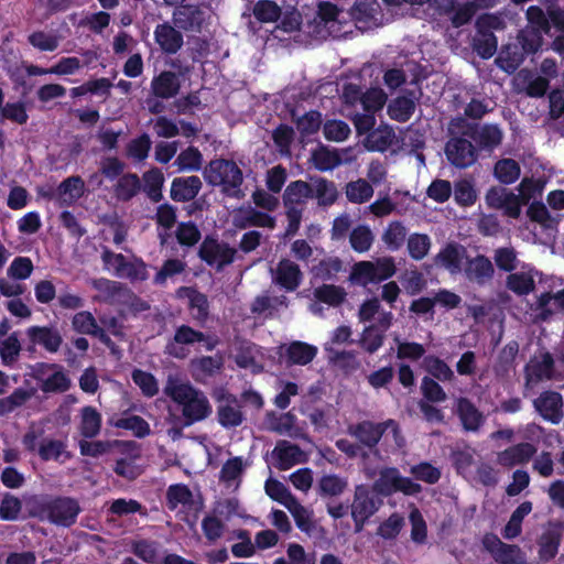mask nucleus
I'll use <instances>...</instances> for the list:
<instances>
[{
	"label": "nucleus",
	"instance_id": "f257e3e1",
	"mask_svg": "<svg viewBox=\"0 0 564 564\" xmlns=\"http://www.w3.org/2000/svg\"><path fill=\"white\" fill-rule=\"evenodd\" d=\"M163 391L181 410L184 426H191L212 414L208 398L189 381L169 376Z\"/></svg>",
	"mask_w": 564,
	"mask_h": 564
},
{
	"label": "nucleus",
	"instance_id": "f03ea898",
	"mask_svg": "<svg viewBox=\"0 0 564 564\" xmlns=\"http://www.w3.org/2000/svg\"><path fill=\"white\" fill-rule=\"evenodd\" d=\"M205 181L212 186H220L221 192L231 198L241 199L245 192L241 188L243 174L236 162L216 159L208 163L203 171Z\"/></svg>",
	"mask_w": 564,
	"mask_h": 564
},
{
	"label": "nucleus",
	"instance_id": "7ed1b4c3",
	"mask_svg": "<svg viewBox=\"0 0 564 564\" xmlns=\"http://www.w3.org/2000/svg\"><path fill=\"white\" fill-rule=\"evenodd\" d=\"M166 505L169 509L176 510L182 514L185 523L193 528L196 525L199 512L203 509V501L198 494L193 492L184 484H174L166 490Z\"/></svg>",
	"mask_w": 564,
	"mask_h": 564
},
{
	"label": "nucleus",
	"instance_id": "20e7f679",
	"mask_svg": "<svg viewBox=\"0 0 564 564\" xmlns=\"http://www.w3.org/2000/svg\"><path fill=\"white\" fill-rule=\"evenodd\" d=\"M195 343H205L206 349L212 351L218 345V339L195 330L188 325H181L166 344L164 352L177 359H185L191 354L188 346Z\"/></svg>",
	"mask_w": 564,
	"mask_h": 564
},
{
	"label": "nucleus",
	"instance_id": "39448f33",
	"mask_svg": "<svg viewBox=\"0 0 564 564\" xmlns=\"http://www.w3.org/2000/svg\"><path fill=\"white\" fill-rule=\"evenodd\" d=\"M397 271L392 257H381L373 261H359L354 264L351 280L362 286L377 284L394 275Z\"/></svg>",
	"mask_w": 564,
	"mask_h": 564
},
{
	"label": "nucleus",
	"instance_id": "423d86ee",
	"mask_svg": "<svg viewBox=\"0 0 564 564\" xmlns=\"http://www.w3.org/2000/svg\"><path fill=\"white\" fill-rule=\"evenodd\" d=\"M372 490L384 497L395 492L413 496L422 491V486L411 478L402 476L398 468L384 467L380 469L378 478L372 485Z\"/></svg>",
	"mask_w": 564,
	"mask_h": 564
},
{
	"label": "nucleus",
	"instance_id": "0eeeda50",
	"mask_svg": "<svg viewBox=\"0 0 564 564\" xmlns=\"http://www.w3.org/2000/svg\"><path fill=\"white\" fill-rule=\"evenodd\" d=\"M213 398L216 402V417L224 429H235L245 421V413L238 398L225 389L214 391Z\"/></svg>",
	"mask_w": 564,
	"mask_h": 564
},
{
	"label": "nucleus",
	"instance_id": "6e6552de",
	"mask_svg": "<svg viewBox=\"0 0 564 564\" xmlns=\"http://www.w3.org/2000/svg\"><path fill=\"white\" fill-rule=\"evenodd\" d=\"M198 256L210 268L221 271L235 261L237 249L223 240L206 237L199 246Z\"/></svg>",
	"mask_w": 564,
	"mask_h": 564
},
{
	"label": "nucleus",
	"instance_id": "1a4fd4ad",
	"mask_svg": "<svg viewBox=\"0 0 564 564\" xmlns=\"http://www.w3.org/2000/svg\"><path fill=\"white\" fill-rule=\"evenodd\" d=\"M482 544L498 564H527L525 554L518 545L503 543L492 532L486 533Z\"/></svg>",
	"mask_w": 564,
	"mask_h": 564
},
{
	"label": "nucleus",
	"instance_id": "9d476101",
	"mask_svg": "<svg viewBox=\"0 0 564 564\" xmlns=\"http://www.w3.org/2000/svg\"><path fill=\"white\" fill-rule=\"evenodd\" d=\"M380 505L381 501L375 497L366 485L356 486L351 503V517L357 529L361 528L378 511Z\"/></svg>",
	"mask_w": 564,
	"mask_h": 564
},
{
	"label": "nucleus",
	"instance_id": "9b49d317",
	"mask_svg": "<svg viewBox=\"0 0 564 564\" xmlns=\"http://www.w3.org/2000/svg\"><path fill=\"white\" fill-rule=\"evenodd\" d=\"M445 155L455 167L466 169L477 161V149L470 140L453 137L446 142Z\"/></svg>",
	"mask_w": 564,
	"mask_h": 564
},
{
	"label": "nucleus",
	"instance_id": "f8f14e48",
	"mask_svg": "<svg viewBox=\"0 0 564 564\" xmlns=\"http://www.w3.org/2000/svg\"><path fill=\"white\" fill-rule=\"evenodd\" d=\"M564 310V290L556 293H543L530 305L534 322H545Z\"/></svg>",
	"mask_w": 564,
	"mask_h": 564
},
{
	"label": "nucleus",
	"instance_id": "ddd939ff",
	"mask_svg": "<svg viewBox=\"0 0 564 564\" xmlns=\"http://www.w3.org/2000/svg\"><path fill=\"white\" fill-rule=\"evenodd\" d=\"M462 273L470 283L482 286L492 280L495 268L491 260L484 254L468 256Z\"/></svg>",
	"mask_w": 564,
	"mask_h": 564
},
{
	"label": "nucleus",
	"instance_id": "4468645a",
	"mask_svg": "<svg viewBox=\"0 0 564 564\" xmlns=\"http://www.w3.org/2000/svg\"><path fill=\"white\" fill-rule=\"evenodd\" d=\"M239 501L236 498L219 500L212 512L202 521V529H221L234 517H240Z\"/></svg>",
	"mask_w": 564,
	"mask_h": 564
},
{
	"label": "nucleus",
	"instance_id": "2eb2a0df",
	"mask_svg": "<svg viewBox=\"0 0 564 564\" xmlns=\"http://www.w3.org/2000/svg\"><path fill=\"white\" fill-rule=\"evenodd\" d=\"M351 329L348 326L337 327L330 336V339L325 343L324 349L328 352V358L335 364L356 365V355L352 351L338 350L336 346L350 341Z\"/></svg>",
	"mask_w": 564,
	"mask_h": 564
},
{
	"label": "nucleus",
	"instance_id": "dca6fc26",
	"mask_svg": "<svg viewBox=\"0 0 564 564\" xmlns=\"http://www.w3.org/2000/svg\"><path fill=\"white\" fill-rule=\"evenodd\" d=\"M535 411L547 422L558 424L563 416V399L556 391H544L533 400Z\"/></svg>",
	"mask_w": 564,
	"mask_h": 564
},
{
	"label": "nucleus",
	"instance_id": "f3484780",
	"mask_svg": "<svg viewBox=\"0 0 564 564\" xmlns=\"http://www.w3.org/2000/svg\"><path fill=\"white\" fill-rule=\"evenodd\" d=\"M80 511L78 502L73 498L59 497L51 500L48 521L62 527L75 523Z\"/></svg>",
	"mask_w": 564,
	"mask_h": 564
},
{
	"label": "nucleus",
	"instance_id": "a211bd4d",
	"mask_svg": "<svg viewBox=\"0 0 564 564\" xmlns=\"http://www.w3.org/2000/svg\"><path fill=\"white\" fill-rule=\"evenodd\" d=\"M251 466L248 457L235 456L228 458L219 471V481L230 490H237L242 481L243 474Z\"/></svg>",
	"mask_w": 564,
	"mask_h": 564
},
{
	"label": "nucleus",
	"instance_id": "6ab92c4d",
	"mask_svg": "<svg viewBox=\"0 0 564 564\" xmlns=\"http://www.w3.org/2000/svg\"><path fill=\"white\" fill-rule=\"evenodd\" d=\"M204 15V11L197 6H180L172 13V22L180 31L200 32L205 21Z\"/></svg>",
	"mask_w": 564,
	"mask_h": 564
},
{
	"label": "nucleus",
	"instance_id": "aec40b11",
	"mask_svg": "<svg viewBox=\"0 0 564 564\" xmlns=\"http://www.w3.org/2000/svg\"><path fill=\"white\" fill-rule=\"evenodd\" d=\"M274 466L280 470H288L297 464L306 463L307 455L295 444L280 441L272 451Z\"/></svg>",
	"mask_w": 564,
	"mask_h": 564
},
{
	"label": "nucleus",
	"instance_id": "412c9836",
	"mask_svg": "<svg viewBox=\"0 0 564 564\" xmlns=\"http://www.w3.org/2000/svg\"><path fill=\"white\" fill-rule=\"evenodd\" d=\"M467 258L468 253L464 246L458 243H447L435 256L434 262L436 265L446 269L451 274H458L462 273Z\"/></svg>",
	"mask_w": 564,
	"mask_h": 564
},
{
	"label": "nucleus",
	"instance_id": "4be33fe9",
	"mask_svg": "<svg viewBox=\"0 0 564 564\" xmlns=\"http://www.w3.org/2000/svg\"><path fill=\"white\" fill-rule=\"evenodd\" d=\"M26 336L33 345L43 347L46 351L55 354L63 344V336L56 326H31Z\"/></svg>",
	"mask_w": 564,
	"mask_h": 564
},
{
	"label": "nucleus",
	"instance_id": "5701e85b",
	"mask_svg": "<svg viewBox=\"0 0 564 564\" xmlns=\"http://www.w3.org/2000/svg\"><path fill=\"white\" fill-rule=\"evenodd\" d=\"M153 34L155 43L165 54L177 53L184 44L183 34L173 24V22H163L158 24Z\"/></svg>",
	"mask_w": 564,
	"mask_h": 564
},
{
	"label": "nucleus",
	"instance_id": "b1692460",
	"mask_svg": "<svg viewBox=\"0 0 564 564\" xmlns=\"http://www.w3.org/2000/svg\"><path fill=\"white\" fill-rule=\"evenodd\" d=\"M124 456L117 459L115 473L128 480H133L142 474V468L138 464L141 453L139 446L133 443H124Z\"/></svg>",
	"mask_w": 564,
	"mask_h": 564
},
{
	"label": "nucleus",
	"instance_id": "393cba45",
	"mask_svg": "<svg viewBox=\"0 0 564 564\" xmlns=\"http://www.w3.org/2000/svg\"><path fill=\"white\" fill-rule=\"evenodd\" d=\"M281 357H285L288 365L305 366L317 355V347L304 341L295 340L280 346Z\"/></svg>",
	"mask_w": 564,
	"mask_h": 564
},
{
	"label": "nucleus",
	"instance_id": "a878e982",
	"mask_svg": "<svg viewBox=\"0 0 564 564\" xmlns=\"http://www.w3.org/2000/svg\"><path fill=\"white\" fill-rule=\"evenodd\" d=\"M234 225L241 229L252 226L273 229L275 218L251 206L240 207L234 215Z\"/></svg>",
	"mask_w": 564,
	"mask_h": 564
},
{
	"label": "nucleus",
	"instance_id": "bb28decb",
	"mask_svg": "<svg viewBox=\"0 0 564 564\" xmlns=\"http://www.w3.org/2000/svg\"><path fill=\"white\" fill-rule=\"evenodd\" d=\"M272 280L274 283L285 289L294 291L302 282V272L300 267L289 259L281 260L276 268L272 270Z\"/></svg>",
	"mask_w": 564,
	"mask_h": 564
},
{
	"label": "nucleus",
	"instance_id": "cd10ccee",
	"mask_svg": "<svg viewBox=\"0 0 564 564\" xmlns=\"http://www.w3.org/2000/svg\"><path fill=\"white\" fill-rule=\"evenodd\" d=\"M553 367L554 360L549 352L531 359L525 367V386H534L542 380L552 379Z\"/></svg>",
	"mask_w": 564,
	"mask_h": 564
},
{
	"label": "nucleus",
	"instance_id": "c85d7f7f",
	"mask_svg": "<svg viewBox=\"0 0 564 564\" xmlns=\"http://www.w3.org/2000/svg\"><path fill=\"white\" fill-rule=\"evenodd\" d=\"M455 411L465 431L476 432L485 422L482 413L467 398L459 397L455 400Z\"/></svg>",
	"mask_w": 564,
	"mask_h": 564
},
{
	"label": "nucleus",
	"instance_id": "c756f323",
	"mask_svg": "<svg viewBox=\"0 0 564 564\" xmlns=\"http://www.w3.org/2000/svg\"><path fill=\"white\" fill-rule=\"evenodd\" d=\"M397 143L398 137L393 128L386 123L371 130L364 140L365 148L372 152H384Z\"/></svg>",
	"mask_w": 564,
	"mask_h": 564
},
{
	"label": "nucleus",
	"instance_id": "7c9ffc66",
	"mask_svg": "<svg viewBox=\"0 0 564 564\" xmlns=\"http://www.w3.org/2000/svg\"><path fill=\"white\" fill-rule=\"evenodd\" d=\"M203 183L196 175L175 177L171 184V198L185 203L194 199L202 189Z\"/></svg>",
	"mask_w": 564,
	"mask_h": 564
},
{
	"label": "nucleus",
	"instance_id": "2f4dec72",
	"mask_svg": "<svg viewBox=\"0 0 564 564\" xmlns=\"http://www.w3.org/2000/svg\"><path fill=\"white\" fill-rule=\"evenodd\" d=\"M536 453V447L530 443H519L498 453L497 462L503 467H513L530 462Z\"/></svg>",
	"mask_w": 564,
	"mask_h": 564
},
{
	"label": "nucleus",
	"instance_id": "473e14b6",
	"mask_svg": "<svg viewBox=\"0 0 564 564\" xmlns=\"http://www.w3.org/2000/svg\"><path fill=\"white\" fill-rule=\"evenodd\" d=\"M358 317L360 322L375 321V326L382 328V330H387L393 321V314L383 311L378 299L365 301L359 307Z\"/></svg>",
	"mask_w": 564,
	"mask_h": 564
},
{
	"label": "nucleus",
	"instance_id": "72a5a7b5",
	"mask_svg": "<svg viewBox=\"0 0 564 564\" xmlns=\"http://www.w3.org/2000/svg\"><path fill=\"white\" fill-rule=\"evenodd\" d=\"M348 433L367 447H375L384 434V422L362 421L348 427Z\"/></svg>",
	"mask_w": 564,
	"mask_h": 564
},
{
	"label": "nucleus",
	"instance_id": "f704fd0d",
	"mask_svg": "<svg viewBox=\"0 0 564 564\" xmlns=\"http://www.w3.org/2000/svg\"><path fill=\"white\" fill-rule=\"evenodd\" d=\"M378 9L377 0H355L349 15L359 29H368L378 25Z\"/></svg>",
	"mask_w": 564,
	"mask_h": 564
},
{
	"label": "nucleus",
	"instance_id": "c9c22d12",
	"mask_svg": "<svg viewBox=\"0 0 564 564\" xmlns=\"http://www.w3.org/2000/svg\"><path fill=\"white\" fill-rule=\"evenodd\" d=\"M270 430L291 438L308 441L304 425L300 424L291 412L274 417L270 422Z\"/></svg>",
	"mask_w": 564,
	"mask_h": 564
},
{
	"label": "nucleus",
	"instance_id": "e433bc0d",
	"mask_svg": "<svg viewBox=\"0 0 564 564\" xmlns=\"http://www.w3.org/2000/svg\"><path fill=\"white\" fill-rule=\"evenodd\" d=\"M516 83L519 90L534 98L543 97L549 88L547 78L536 75L529 69H521L516 77Z\"/></svg>",
	"mask_w": 564,
	"mask_h": 564
},
{
	"label": "nucleus",
	"instance_id": "4c0bfd02",
	"mask_svg": "<svg viewBox=\"0 0 564 564\" xmlns=\"http://www.w3.org/2000/svg\"><path fill=\"white\" fill-rule=\"evenodd\" d=\"M282 198L285 208L303 209L306 202L313 198L312 186L305 181H293L286 186Z\"/></svg>",
	"mask_w": 564,
	"mask_h": 564
},
{
	"label": "nucleus",
	"instance_id": "58836bf2",
	"mask_svg": "<svg viewBox=\"0 0 564 564\" xmlns=\"http://www.w3.org/2000/svg\"><path fill=\"white\" fill-rule=\"evenodd\" d=\"M84 181L79 176H69L64 180L52 196L61 206H69L84 194Z\"/></svg>",
	"mask_w": 564,
	"mask_h": 564
},
{
	"label": "nucleus",
	"instance_id": "ea45409f",
	"mask_svg": "<svg viewBox=\"0 0 564 564\" xmlns=\"http://www.w3.org/2000/svg\"><path fill=\"white\" fill-rule=\"evenodd\" d=\"M180 88V78L171 70H163L151 80V90L153 95L162 99H170L176 96Z\"/></svg>",
	"mask_w": 564,
	"mask_h": 564
},
{
	"label": "nucleus",
	"instance_id": "a19ab883",
	"mask_svg": "<svg viewBox=\"0 0 564 564\" xmlns=\"http://www.w3.org/2000/svg\"><path fill=\"white\" fill-rule=\"evenodd\" d=\"M37 454L42 460H54L61 464L70 458V453L67 451L66 440H56L45 437L40 442Z\"/></svg>",
	"mask_w": 564,
	"mask_h": 564
},
{
	"label": "nucleus",
	"instance_id": "79ce46f5",
	"mask_svg": "<svg viewBox=\"0 0 564 564\" xmlns=\"http://www.w3.org/2000/svg\"><path fill=\"white\" fill-rule=\"evenodd\" d=\"M313 198L319 207H329L338 199L339 193L336 184L324 177L312 178Z\"/></svg>",
	"mask_w": 564,
	"mask_h": 564
},
{
	"label": "nucleus",
	"instance_id": "37998d69",
	"mask_svg": "<svg viewBox=\"0 0 564 564\" xmlns=\"http://www.w3.org/2000/svg\"><path fill=\"white\" fill-rule=\"evenodd\" d=\"M82 56L84 57V61H80L75 56L62 57L56 64L50 67V72L59 76L74 75L78 73L83 66L89 65L97 58L96 53L93 51H85L82 53Z\"/></svg>",
	"mask_w": 564,
	"mask_h": 564
},
{
	"label": "nucleus",
	"instance_id": "c03bdc74",
	"mask_svg": "<svg viewBox=\"0 0 564 564\" xmlns=\"http://www.w3.org/2000/svg\"><path fill=\"white\" fill-rule=\"evenodd\" d=\"M321 20L324 22L325 28L334 36H339L341 33H346L347 30H343L345 12L339 10L335 4L329 2L322 3L318 11Z\"/></svg>",
	"mask_w": 564,
	"mask_h": 564
},
{
	"label": "nucleus",
	"instance_id": "a18cd8bd",
	"mask_svg": "<svg viewBox=\"0 0 564 564\" xmlns=\"http://www.w3.org/2000/svg\"><path fill=\"white\" fill-rule=\"evenodd\" d=\"M176 295L180 299L186 297L188 300L195 319L204 321L207 317L208 300L205 294L193 288L182 286L176 291Z\"/></svg>",
	"mask_w": 564,
	"mask_h": 564
},
{
	"label": "nucleus",
	"instance_id": "49530a36",
	"mask_svg": "<svg viewBox=\"0 0 564 564\" xmlns=\"http://www.w3.org/2000/svg\"><path fill=\"white\" fill-rule=\"evenodd\" d=\"M519 352V344L516 340L508 343L498 354L494 365L497 377L505 378L514 370L516 357Z\"/></svg>",
	"mask_w": 564,
	"mask_h": 564
},
{
	"label": "nucleus",
	"instance_id": "de8ad7c7",
	"mask_svg": "<svg viewBox=\"0 0 564 564\" xmlns=\"http://www.w3.org/2000/svg\"><path fill=\"white\" fill-rule=\"evenodd\" d=\"M192 375L196 380L212 377L223 368L224 360L220 356H204L191 360Z\"/></svg>",
	"mask_w": 564,
	"mask_h": 564
},
{
	"label": "nucleus",
	"instance_id": "09e8293b",
	"mask_svg": "<svg viewBox=\"0 0 564 564\" xmlns=\"http://www.w3.org/2000/svg\"><path fill=\"white\" fill-rule=\"evenodd\" d=\"M408 229L402 221H390L381 234V241L390 251H398L404 245Z\"/></svg>",
	"mask_w": 564,
	"mask_h": 564
},
{
	"label": "nucleus",
	"instance_id": "8fccbe9b",
	"mask_svg": "<svg viewBox=\"0 0 564 564\" xmlns=\"http://www.w3.org/2000/svg\"><path fill=\"white\" fill-rule=\"evenodd\" d=\"M507 286L518 295L531 293L535 286L533 270L523 267L520 271L509 274Z\"/></svg>",
	"mask_w": 564,
	"mask_h": 564
},
{
	"label": "nucleus",
	"instance_id": "3c124183",
	"mask_svg": "<svg viewBox=\"0 0 564 564\" xmlns=\"http://www.w3.org/2000/svg\"><path fill=\"white\" fill-rule=\"evenodd\" d=\"M348 487L346 477L336 474L323 475L317 482V492L322 497H338L343 495Z\"/></svg>",
	"mask_w": 564,
	"mask_h": 564
},
{
	"label": "nucleus",
	"instance_id": "603ef678",
	"mask_svg": "<svg viewBox=\"0 0 564 564\" xmlns=\"http://www.w3.org/2000/svg\"><path fill=\"white\" fill-rule=\"evenodd\" d=\"M101 414L93 406L87 405L80 410V434L86 438L97 436L101 429Z\"/></svg>",
	"mask_w": 564,
	"mask_h": 564
},
{
	"label": "nucleus",
	"instance_id": "864d4df0",
	"mask_svg": "<svg viewBox=\"0 0 564 564\" xmlns=\"http://www.w3.org/2000/svg\"><path fill=\"white\" fill-rule=\"evenodd\" d=\"M452 193L456 204L462 207L473 206L478 198L475 182L470 178H462L455 182Z\"/></svg>",
	"mask_w": 564,
	"mask_h": 564
},
{
	"label": "nucleus",
	"instance_id": "5fc2aeb1",
	"mask_svg": "<svg viewBox=\"0 0 564 564\" xmlns=\"http://www.w3.org/2000/svg\"><path fill=\"white\" fill-rule=\"evenodd\" d=\"M502 131L496 124H485L473 133L474 141L484 150H492L502 141Z\"/></svg>",
	"mask_w": 564,
	"mask_h": 564
},
{
	"label": "nucleus",
	"instance_id": "6e6d98bb",
	"mask_svg": "<svg viewBox=\"0 0 564 564\" xmlns=\"http://www.w3.org/2000/svg\"><path fill=\"white\" fill-rule=\"evenodd\" d=\"M345 194L354 204H362L373 196L372 185L365 178H358L346 184Z\"/></svg>",
	"mask_w": 564,
	"mask_h": 564
},
{
	"label": "nucleus",
	"instance_id": "4d7b16f0",
	"mask_svg": "<svg viewBox=\"0 0 564 564\" xmlns=\"http://www.w3.org/2000/svg\"><path fill=\"white\" fill-rule=\"evenodd\" d=\"M375 235L368 225H358L349 235V243L354 251L365 253L373 245Z\"/></svg>",
	"mask_w": 564,
	"mask_h": 564
},
{
	"label": "nucleus",
	"instance_id": "13d9d810",
	"mask_svg": "<svg viewBox=\"0 0 564 564\" xmlns=\"http://www.w3.org/2000/svg\"><path fill=\"white\" fill-rule=\"evenodd\" d=\"M431 247L432 240L426 234L414 232L406 239L409 256L415 261L424 259L429 254Z\"/></svg>",
	"mask_w": 564,
	"mask_h": 564
},
{
	"label": "nucleus",
	"instance_id": "bf43d9fd",
	"mask_svg": "<svg viewBox=\"0 0 564 564\" xmlns=\"http://www.w3.org/2000/svg\"><path fill=\"white\" fill-rule=\"evenodd\" d=\"M34 393L33 389L18 388L10 395L0 399V416H4L22 406Z\"/></svg>",
	"mask_w": 564,
	"mask_h": 564
},
{
	"label": "nucleus",
	"instance_id": "052dcab7",
	"mask_svg": "<svg viewBox=\"0 0 564 564\" xmlns=\"http://www.w3.org/2000/svg\"><path fill=\"white\" fill-rule=\"evenodd\" d=\"M415 110V102L408 97H398L388 105V115L391 119L405 122Z\"/></svg>",
	"mask_w": 564,
	"mask_h": 564
},
{
	"label": "nucleus",
	"instance_id": "680f3d73",
	"mask_svg": "<svg viewBox=\"0 0 564 564\" xmlns=\"http://www.w3.org/2000/svg\"><path fill=\"white\" fill-rule=\"evenodd\" d=\"M186 268L187 264L183 260L167 259L154 275L153 283L163 286L166 284L169 279H173L175 275L182 274Z\"/></svg>",
	"mask_w": 564,
	"mask_h": 564
},
{
	"label": "nucleus",
	"instance_id": "e2e57ef3",
	"mask_svg": "<svg viewBox=\"0 0 564 564\" xmlns=\"http://www.w3.org/2000/svg\"><path fill=\"white\" fill-rule=\"evenodd\" d=\"M520 166L512 159H502L495 164V176L503 184H512L520 176Z\"/></svg>",
	"mask_w": 564,
	"mask_h": 564
},
{
	"label": "nucleus",
	"instance_id": "0e129e2a",
	"mask_svg": "<svg viewBox=\"0 0 564 564\" xmlns=\"http://www.w3.org/2000/svg\"><path fill=\"white\" fill-rule=\"evenodd\" d=\"M203 164L202 153L196 148H188L182 151L174 165L177 166L180 172H194L199 171Z\"/></svg>",
	"mask_w": 564,
	"mask_h": 564
},
{
	"label": "nucleus",
	"instance_id": "69168bd1",
	"mask_svg": "<svg viewBox=\"0 0 564 564\" xmlns=\"http://www.w3.org/2000/svg\"><path fill=\"white\" fill-rule=\"evenodd\" d=\"M314 297L329 306H338L344 302L346 292L340 286L324 284L314 290Z\"/></svg>",
	"mask_w": 564,
	"mask_h": 564
},
{
	"label": "nucleus",
	"instance_id": "338daca9",
	"mask_svg": "<svg viewBox=\"0 0 564 564\" xmlns=\"http://www.w3.org/2000/svg\"><path fill=\"white\" fill-rule=\"evenodd\" d=\"M120 279H128L131 282H142L148 280V264L140 258L127 260L122 272L119 273Z\"/></svg>",
	"mask_w": 564,
	"mask_h": 564
},
{
	"label": "nucleus",
	"instance_id": "774afa93",
	"mask_svg": "<svg viewBox=\"0 0 564 564\" xmlns=\"http://www.w3.org/2000/svg\"><path fill=\"white\" fill-rule=\"evenodd\" d=\"M140 188L139 177L135 174H126L118 180L115 193L117 198L129 200L139 193Z\"/></svg>",
	"mask_w": 564,
	"mask_h": 564
}]
</instances>
